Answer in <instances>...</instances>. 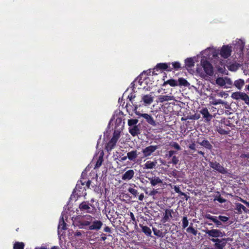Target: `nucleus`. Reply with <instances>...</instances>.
Returning <instances> with one entry per match:
<instances>
[{
    "mask_svg": "<svg viewBox=\"0 0 249 249\" xmlns=\"http://www.w3.org/2000/svg\"><path fill=\"white\" fill-rule=\"evenodd\" d=\"M24 244L23 242H16L13 247V249H24Z\"/></svg>",
    "mask_w": 249,
    "mask_h": 249,
    "instance_id": "obj_41",
    "label": "nucleus"
},
{
    "mask_svg": "<svg viewBox=\"0 0 249 249\" xmlns=\"http://www.w3.org/2000/svg\"><path fill=\"white\" fill-rule=\"evenodd\" d=\"M158 147L157 145H150L146 147L145 148L142 149V152L143 154V158L148 157L151 155L154 152Z\"/></svg>",
    "mask_w": 249,
    "mask_h": 249,
    "instance_id": "obj_10",
    "label": "nucleus"
},
{
    "mask_svg": "<svg viewBox=\"0 0 249 249\" xmlns=\"http://www.w3.org/2000/svg\"><path fill=\"white\" fill-rule=\"evenodd\" d=\"M174 190L176 193H178L180 195H184V193H183L180 191L179 186H174Z\"/></svg>",
    "mask_w": 249,
    "mask_h": 249,
    "instance_id": "obj_52",
    "label": "nucleus"
},
{
    "mask_svg": "<svg viewBox=\"0 0 249 249\" xmlns=\"http://www.w3.org/2000/svg\"><path fill=\"white\" fill-rule=\"evenodd\" d=\"M135 98V95L131 92L128 96V98L129 99V101L131 102V103H133L132 100Z\"/></svg>",
    "mask_w": 249,
    "mask_h": 249,
    "instance_id": "obj_54",
    "label": "nucleus"
},
{
    "mask_svg": "<svg viewBox=\"0 0 249 249\" xmlns=\"http://www.w3.org/2000/svg\"><path fill=\"white\" fill-rule=\"evenodd\" d=\"M178 86L187 87L189 85V82L184 78H179L178 79Z\"/></svg>",
    "mask_w": 249,
    "mask_h": 249,
    "instance_id": "obj_33",
    "label": "nucleus"
},
{
    "mask_svg": "<svg viewBox=\"0 0 249 249\" xmlns=\"http://www.w3.org/2000/svg\"><path fill=\"white\" fill-rule=\"evenodd\" d=\"M119 125L123 126L122 124V120L121 118H117L115 121V127H118Z\"/></svg>",
    "mask_w": 249,
    "mask_h": 249,
    "instance_id": "obj_51",
    "label": "nucleus"
},
{
    "mask_svg": "<svg viewBox=\"0 0 249 249\" xmlns=\"http://www.w3.org/2000/svg\"><path fill=\"white\" fill-rule=\"evenodd\" d=\"M157 164V162L156 160L154 161L148 160L143 165V168L144 169H152L156 167Z\"/></svg>",
    "mask_w": 249,
    "mask_h": 249,
    "instance_id": "obj_22",
    "label": "nucleus"
},
{
    "mask_svg": "<svg viewBox=\"0 0 249 249\" xmlns=\"http://www.w3.org/2000/svg\"><path fill=\"white\" fill-rule=\"evenodd\" d=\"M239 200L240 201H241L242 202H243L244 204H246L247 206H248L249 205V202L247 201L246 200L243 199L241 197H239Z\"/></svg>",
    "mask_w": 249,
    "mask_h": 249,
    "instance_id": "obj_60",
    "label": "nucleus"
},
{
    "mask_svg": "<svg viewBox=\"0 0 249 249\" xmlns=\"http://www.w3.org/2000/svg\"><path fill=\"white\" fill-rule=\"evenodd\" d=\"M185 64L188 68H192L195 65V62L192 58H187L185 60Z\"/></svg>",
    "mask_w": 249,
    "mask_h": 249,
    "instance_id": "obj_34",
    "label": "nucleus"
},
{
    "mask_svg": "<svg viewBox=\"0 0 249 249\" xmlns=\"http://www.w3.org/2000/svg\"><path fill=\"white\" fill-rule=\"evenodd\" d=\"M119 161H122L125 160L127 158V155L126 156H124L123 155H119Z\"/></svg>",
    "mask_w": 249,
    "mask_h": 249,
    "instance_id": "obj_56",
    "label": "nucleus"
},
{
    "mask_svg": "<svg viewBox=\"0 0 249 249\" xmlns=\"http://www.w3.org/2000/svg\"><path fill=\"white\" fill-rule=\"evenodd\" d=\"M170 63H158L154 68L153 69L152 71V75L157 74L155 73L156 71L158 70L160 71H171L173 70V68L170 67Z\"/></svg>",
    "mask_w": 249,
    "mask_h": 249,
    "instance_id": "obj_6",
    "label": "nucleus"
},
{
    "mask_svg": "<svg viewBox=\"0 0 249 249\" xmlns=\"http://www.w3.org/2000/svg\"><path fill=\"white\" fill-rule=\"evenodd\" d=\"M231 97L235 100H242L245 102L249 101V96L246 93L242 92H235L231 95Z\"/></svg>",
    "mask_w": 249,
    "mask_h": 249,
    "instance_id": "obj_13",
    "label": "nucleus"
},
{
    "mask_svg": "<svg viewBox=\"0 0 249 249\" xmlns=\"http://www.w3.org/2000/svg\"><path fill=\"white\" fill-rule=\"evenodd\" d=\"M205 73L209 76H212L213 74V69L212 65L206 58H202L200 61Z\"/></svg>",
    "mask_w": 249,
    "mask_h": 249,
    "instance_id": "obj_3",
    "label": "nucleus"
},
{
    "mask_svg": "<svg viewBox=\"0 0 249 249\" xmlns=\"http://www.w3.org/2000/svg\"><path fill=\"white\" fill-rule=\"evenodd\" d=\"M199 143L203 147L209 150H211L213 148L212 145L206 140H203L201 142H199Z\"/></svg>",
    "mask_w": 249,
    "mask_h": 249,
    "instance_id": "obj_31",
    "label": "nucleus"
},
{
    "mask_svg": "<svg viewBox=\"0 0 249 249\" xmlns=\"http://www.w3.org/2000/svg\"><path fill=\"white\" fill-rule=\"evenodd\" d=\"M103 224V222L100 220H92L90 226L88 227V229L89 230L98 231L101 228Z\"/></svg>",
    "mask_w": 249,
    "mask_h": 249,
    "instance_id": "obj_17",
    "label": "nucleus"
},
{
    "mask_svg": "<svg viewBox=\"0 0 249 249\" xmlns=\"http://www.w3.org/2000/svg\"><path fill=\"white\" fill-rule=\"evenodd\" d=\"M138 119H129L128 120V125L129 126H132L134 125H137V123H138Z\"/></svg>",
    "mask_w": 249,
    "mask_h": 249,
    "instance_id": "obj_43",
    "label": "nucleus"
},
{
    "mask_svg": "<svg viewBox=\"0 0 249 249\" xmlns=\"http://www.w3.org/2000/svg\"><path fill=\"white\" fill-rule=\"evenodd\" d=\"M140 153L136 150H132L127 153V158L130 161H136V159Z\"/></svg>",
    "mask_w": 249,
    "mask_h": 249,
    "instance_id": "obj_20",
    "label": "nucleus"
},
{
    "mask_svg": "<svg viewBox=\"0 0 249 249\" xmlns=\"http://www.w3.org/2000/svg\"><path fill=\"white\" fill-rule=\"evenodd\" d=\"M142 100L146 105H150L153 101V97L151 95H144L142 97Z\"/></svg>",
    "mask_w": 249,
    "mask_h": 249,
    "instance_id": "obj_26",
    "label": "nucleus"
},
{
    "mask_svg": "<svg viewBox=\"0 0 249 249\" xmlns=\"http://www.w3.org/2000/svg\"><path fill=\"white\" fill-rule=\"evenodd\" d=\"M74 235L75 236H81L82 234L80 231H77L74 233Z\"/></svg>",
    "mask_w": 249,
    "mask_h": 249,
    "instance_id": "obj_61",
    "label": "nucleus"
},
{
    "mask_svg": "<svg viewBox=\"0 0 249 249\" xmlns=\"http://www.w3.org/2000/svg\"><path fill=\"white\" fill-rule=\"evenodd\" d=\"M173 100H174V97L173 96L160 95L158 97V102L162 103L165 101H171Z\"/></svg>",
    "mask_w": 249,
    "mask_h": 249,
    "instance_id": "obj_25",
    "label": "nucleus"
},
{
    "mask_svg": "<svg viewBox=\"0 0 249 249\" xmlns=\"http://www.w3.org/2000/svg\"><path fill=\"white\" fill-rule=\"evenodd\" d=\"M244 49V44L242 42H238L233 44V51L237 55L239 58L243 57Z\"/></svg>",
    "mask_w": 249,
    "mask_h": 249,
    "instance_id": "obj_9",
    "label": "nucleus"
},
{
    "mask_svg": "<svg viewBox=\"0 0 249 249\" xmlns=\"http://www.w3.org/2000/svg\"><path fill=\"white\" fill-rule=\"evenodd\" d=\"M197 153H198L199 154H200V155H202L203 157H204V155H205L204 152H202V151H197Z\"/></svg>",
    "mask_w": 249,
    "mask_h": 249,
    "instance_id": "obj_64",
    "label": "nucleus"
},
{
    "mask_svg": "<svg viewBox=\"0 0 249 249\" xmlns=\"http://www.w3.org/2000/svg\"><path fill=\"white\" fill-rule=\"evenodd\" d=\"M244 84L245 82L244 80L241 79H239L237 80H235L234 82V85L239 89H241Z\"/></svg>",
    "mask_w": 249,
    "mask_h": 249,
    "instance_id": "obj_32",
    "label": "nucleus"
},
{
    "mask_svg": "<svg viewBox=\"0 0 249 249\" xmlns=\"http://www.w3.org/2000/svg\"><path fill=\"white\" fill-rule=\"evenodd\" d=\"M186 231L188 233H191L194 236H196L197 234V230L193 227V224L191 223L189 227L186 229Z\"/></svg>",
    "mask_w": 249,
    "mask_h": 249,
    "instance_id": "obj_29",
    "label": "nucleus"
},
{
    "mask_svg": "<svg viewBox=\"0 0 249 249\" xmlns=\"http://www.w3.org/2000/svg\"><path fill=\"white\" fill-rule=\"evenodd\" d=\"M78 183H80L81 185L85 186L87 188H89L91 184V181L89 179H87V178L81 176L80 180L77 181Z\"/></svg>",
    "mask_w": 249,
    "mask_h": 249,
    "instance_id": "obj_24",
    "label": "nucleus"
},
{
    "mask_svg": "<svg viewBox=\"0 0 249 249\" xmlns=\"http://www.w3.org/2000/svg\"><path fill=\"white\" fill-rule=\"evenodd\" d=\"M182 221V229L184 230L187 228L189 225V221L187 219V216H183L181 220Z\"/></svg>",
    "mask_w": 249,
    "mask_h": 249,
    "instance_id": "obj_35",
    "label": "nucleus"
},
{
    "mask_svg": "<svg viewBox=\"0 0 249 249\" xmlns=\"http://www.w3.org/2000/svg\"><path fill=\"white\" fill-rule=\"evenodd\" d=\"M153 231L154 235L158 237H163L164 236L163 232L156 228H153Z\"/></svg>",
    "mask_w": 249,
    "mask_h": 249,
    "instance_id": "obj_39",
    "label": "nucleus"
},
{
    "mask_svg": "<svg viewBox=\"0 0 249 249\" xmlns=\"http://www.w3.org/2000/svg\"><path fill=\"white\" fill-rule=\"evenodd\" d=\"M174 213V212L172 209H165V212L163 213V216L161 219L162 222L164 223L170 221V220L173 218L172 214Z\"/></svg>",
    "mask_w": 249,
    "mask_h": 249,
    "instance_id": "obj_16",
    "label": "nucleus"
},
{
    "mask_svg": "<svg viewBox=\"0 0 249 249\" xmlns=\"http://www.w3.org/2000/svg\"><path fill=\"white\" fill-rule=\"evenodd\" d=\"M90 206H91V205L90 204L88 201H83L79 204V209L81 211L84 212L92 213L94 207L91 208Z\"/></svg>",
    "mask_w": 249,
    "mask_h": 249,
    "instance_id": "obj_11",
    "label": "nucleus"
},
{
    "mask_svg": "<svg viewBox=\"0 0 249 249\" xmlns=\"http://www.w3.org/2000/svg\"><path fill=\"white\" fill-rule=\"evenodd\" d=\"M221 124H223L225 125L229 126L230 127H231L232 125V124L230 123L229 120H226L225 119L221 120Z\"/></svg>",
    "mask_w": 249,
    "mask_h": 249,
    "instance_id": "obj_53",
    "label": "nucleus"
},
{
    "mask_svg": "<svg viewBox=\"0 0 249 249\" xmlns=\"http://www.w3.org/2000/svg\"><path fill=\"white\" fill-rule=\"evenodd\" d=\"M130 216H131V218L132 220L133 221H135V216L132 213H130Z\"/></svg>",
    "mask_w": 249,
    "mask_h": 249,
    "instance_id": "obj_63",
    "label": "nucleus"
},
{
    "mask_svg": "<svg viewBox=\"0 0 249 249\" xmlns=\"http://www.w3.org/2000/svg\"><path fill=\"white\" fill-rule=\"evenodd\" d=\"M240 157L241 158H247L249 159L248 161H249V154H242L241 155Z\"/></svg>",
    "mask_w": 249,
    "mask_h": 249,
    "instance_id": "obj_59",
    "label": "nucleus"
},
{
    "mask_svg": "<svg viewBox=\"0 0 249 249\" xmlns=\"http://www.w3.org/2000/svg\"><path fill=\"white\" fill-rule=\"evenodd\" d=\"M66 223L65 222L63 217H62L61 219H60L59 224H58V229H61L63 230H65L67 229L66 228Z\"/></svg>",
    "mask_w": 249,
    "mask_h": 249,
    "instance_id": "obj_36",
    "label": "nucleus"
},
{
    "mask_svg": "<svg viewBox=\"0 0 249 249\" xmlns=\"http://www.w3.org/2000/svg\"><path fill=\"white\" fill-rule=\"evenodd\" d=\"M235 205V210H236L238 213H241L243 212L247 213L249 211L243 205L239 203H236Z\"/></svg>",
    "mask_w": 249,
    "mask_h": 249,
    "instance_id": "obj_23",
    "label": "nucleus"
},
{
    "mask_svg": "<svg viewBox=\"0 0 249 249\" xmlns=\"http://www.w3.org/2000/svg\"><path fill=\"white\" fill-rule=\"evenodd\" d=\"M177 152L174 150H170L167 151V153L165 155V156L167 158L169 159L170 158L173 157V155L176 154Z\"/></svg>",
    "mask_w": 249,
    "mask_h": 249,
    "instance_id": "obj_46",
    "label": "nucleus"
},
{
    "mask_svg": "<svg viewBox=\"0 0 249 249\" xmlns=\"http://www.w3.org/2000/svg\"><path fill=\"white\" fill-rule=\"evenodd\" d=\"M205 233L209 237L210 240L213 244V249H224L228 241L229 238H223L226 235L224 231L218 229L206 230Z\"/></svg>",
    "mask_w": 249,
    "mask_h": 249,
    "instance_id": "obj_1",
    "label": "nucleus"
},
{
    "mask_svg": "<svg viewBox=\"0 0 249 249\" xmlns=\"http://www.w3.org/2000/svg\"><path fill=\"white\" fill-rule=\"evenodd\" d=\"M240 67V65L238 63H232L229 65V70L231 71H236Z\"/></svg>",
    "mask_w": 249,
    "mask_h": 249,
    "instance_id": "obj_40",
    "label": "nucleus"
},
{
    "mask_svg": "<svg viewBox=\"0 0 249 249\" xmlns=\"http://www.w3.org/2000/svg\"><path fill=\"white\" fill-rule=\"evenodd\" d=\"M216 83L220 86H223L226 84V81L223 77H218L216 80Z\"/></svg>",
    "mask_w": 249,
    "mask_h": 249,
    "instance_id": "obj_42",
    "label": "nucleus"
},
{
    "mask_svg": "<svg viewBox=\"0 0 249 249\" xmlns=\"http://www.w3.org/2000/svg\"><path fill=\"white\" fill-rule=\"evenodd\" d=\"M200 113L202 115L203 118L207 121H210L212 118V115H211L207 108H202L200 111Z\"/></svg>",
    "mask_w": 249,
    "mask_h": 249,
    "instance_id": "obj_21",
    "label": "nucleus"
},
{
    "mask_svg": "<svg viewBox=\"0 0 249 249\" xmlns=\"http://www.w3.org/2000/svg\"><path fill=\"white\" fill-rule=\"evenodd\" d=\"M167 84H169L171 87H176L178 86V82L176 80L171 79L164 82L162 85V86H165Z\"/></svg>",
    "mask_w": 249,
    "mask_h": 249,
    "instance_id": "obj_28",
    "label": "nucleus"
},
{
    "mask_svg": "<svg viewBox=\"0 0 249 249\" xmlns=\"http://www.w3.org/2000/svg\"><path fill=\"white\" fill-rule=\"evenodd\" d=\"M103 161H104L103 154L102 153V154L100 155V156L98 158V159L97 160V161L96 162V163L95 164V168L100 167L101 166V165H102Z\"/></svg>",
    "mask_w": 249,
    "mask_h": 249,
    "instance_id": "obj_38",
    "label": "nucleus"
},
{
    "mask_svg": "<svg viewBox=\"0 0 249 249\" xmlns=\"http://www.w3.org/2000/svg\"><path fill=\"white\" fill-rule=\"evenodd\" d=\"M134 171L132 169H129L123 175L122 179L123 180H129L134 177Z\"/></svg>",
    "mask_w": 249,
    "mask_h": 249,
    "instance_id": "obj_19",
    "label": "nucleus"
},
{
    "mask_svg": "<svg viewBox=\"0 0 249 249\" xmlns=\"http://www.w3.org/2000/svg\"><path fill=\"white\" fill-rule=\"evenodd\" d=\"M135 113L136 115H138L139 117H142L145 119L146 122L148 123L149 124L152 126H156V123L154 120L153 118L150 115L147 113H141L138 111H135Z\"/></svg>",
    "mask_w": 249,
    "mask_h": 249,
    "instance_id": "obj_12",
    "label": "nucleus"
},
{
    "mask_svg": "<svg viewBox=\"0 0 249 249\" xmlns=\"http://www.w3.org/2000/svg\"><path fill=\"white\" fill-rule=\"evenodd\" d=\"M222 126H219L217 128V132L221 135H227L229 134L230 132V130L228 129V130H226L222 128Z\"/></svg>",
    "mask_w": 249,
    "mask_h": 249,
    "instance_id": "obj_37",
    "label": "nucleus"
},
{
    "mask_svg": "<svg viewBox=\"0 0 249 249\" xmlns=\"http://www.w3.org/2000/svg\"><path fill=\"white\" fill-rule=\"evenodd\" d=\"M209 165L212 168L216 170L219 173L226 174L228 173L227 169L223 166L221 165L219 162L212 161L210 162Z\"/></svg>",
    "mask_w": 249,
    "mask_h": 249,
    "instance_id": "obj_8",
    "label": "nucleus"
},
{
    "mask_svg": "<svg viewBox=\"0 0 249 249\" xmlns=\"http://www.w3.org/2000/svg\"><path fill=\"white\" fill-rule=\"evenodd\" d=\"M131 88H132V90L133 91H134V89H135V84H134V82H133L131 83Z\"/></svg>",
    "mask_w": 249,
    "mask_h": 249,
    "instance_id": "obj_62",
    "label": "nucleus"
},
{
    "mask_svg": "<svg viewBox=\"0 0 249 249\" xmlns=\"http://www.w3.org/2000/svg\"><path fill=\"white\" fill-rule=\"evenodd\" d=\"M87 188L86 186L81 185L80 183L77 182L71 196L78 198L81 196H86L87 195Z\"/></svg>",
    "mask_w": 249,
    "mask_h": 249,
    "instance_id": "obj_2",
    "label": "nucleus"
},
{
    "mask_svg": "<svg viewBox=\"0 0 249 249\" xmlns=\"http://www.w3.org/2000/svg\"><path fill=\"white\" fill-rule=\"evenodd\" d=\"M214 200H217L219 203H223L226 201V200L221 196L220 195H219L218 196H216V197L214 198Z\"/></svg>",
    "mask_w": 249,
    "mask_h": 249,
    "instance_id": "obj_49",
    "label": "nucleus"
},
{
    "mask_svg": "<svg viewBox=\"0 0 249 249\" xmlns=\"http://www.w3.org/2000/svg\"><path fill=\"white\" fill-rule=\"evenodd\" d=\"M140 227L142 229V231L147 236H151V229L147 226H143L141 224L139 225Z\"/></svg>",
    "mask_w": 249,
    "mask_h": 249,
    "instance_id": "obj_27",
    "label": "nucleus"
},
{
    "mask_svg": "<svg viewBox=\"0 0 249 249\" xmlns=\"http://www.w3.org/2000/svg\"><path fill=\"white\" fill-rule=\"evenodd\" d=\"M218 217L221 222H226L228 221L229 219V218L226 216L219 215L218 216Z\"/></svg>",
    "mask_w": 249,
    "mask_h": 249,
    "instance_id": "obj_50",
    "label": "nucleus"
},
{
    "mask_svg": "<svg viewBox=\"0 0 249 249\" xmlns=\"http://www.w3.org/2000/svg\"><path fill=\"white\" fill-rule=\"evenodd\" d=\"M171 64H172L173 66V67H171L173 68V70L174 69L175 70H178L179 68H181V65L179 62H174L171 63Z\"/></svg>",
    "mask_w": 249,
    "mask_h": 249,
    "instance_id": "obj_44",
    "label": "nucleus"
},
{
    "mask_svg": "<svg viewBox=\"0 0 249 249\" xmlns=\"http://www.w3.org/2000/svg\"><path fill=\"white\" fill-rule=\"evenodd\" d=\"M104 231L105 232H108V233H111V229L108 227V226H106L104 228Z\"/></svg>",
    "mask_w": 249,
    "mask_h": 249,
    "instance_id": "obj_58",
    "label": "nucleus"
},
{
    "mask_svg": "<svg viewBox=\"0 0 249 249\" xmlns=\"http://www.w3.org/2000/svg\"><path fill=\"white\" fill-rule=\"evenodd\" d=\"M204 218L209 219L213 222L215 224V226L216 228H222L223 227V224L217 216H213L210 214L206 213L204 215Z\"/></svg>",
    "mask_w": 249,
    "mask_h": 249,
    "instance_id": "obj_15",
    "label": "nucleus"
},
{
    "mask_svg": "<svg viewBox=\"0 0 249 249\" xmlns=\"http://www.w3.org/2000/svg\"><path fill=\"white\" fill-rule=\"evenodd\" d=\"M188 147L191 149V150H196V144L195 143V142H193L192 143H191V144H190L189 146H188Z\"/></svg>",
    "mask_w": 249,
    "mask_h": 249,
    "instance_id": "obj_57",
    "label": "nucleus"
},
{
    "mask_svg": "<svg viewBox=\"0 0 249 249\" xmlns=\"http://www.w3.org/2000/svg\"><path fill=\"white\" fill-rule=\"evenodd\" d=\"M128 131L133 137L138 136L141 133L140 124L129 126Z\"/></svg>",
    "mask_w": 249,
    "mask_h": 249,
    "instance_id": "obj_18",
    "label": "nucleus"
},
{
    "mask_svg": "<svg viewBox=\"0 0 249 249\" xmlns=\"http://www.w3.org/2000/svg\"><path fill=\"white\" fill-rule=\"evenodd\" d=\"M211 104L213 105H220V104H223L224 102L220 99H214L212 102Z\"/></svg>",
    "mask_w": 249,
    "mask_h": 249,
    "instance_id": "obj_47",
    "label": "nucleus"
},
{
    "mask_svg": "<svg viewBox=\"0 0 249 249\" xmlns=\"http://www.w3.org/2000/svg\"><path fill=\"white\" fill-rule=\"evenodd\" d=\"M170 145L177 150H181V147L177 142H171L170 143Z\"/></svg>",
    "mask_w": 249,
    "mask_h": 249,
    "instance_id": "obj_45",
    "label": "nucleus"
},
{
    "mask_svg": "<svg viewBox=\"0 0 249 249\" xmlns=\"http://www.w3.org/2000/svg\"><path fill=\"white\" fill-rule=\"evenodd\" d=\"M150 183L152 186H155L156 185L161 183L162 180L159 177H154L152 178H149Z\"/></svg>",
    "mask_w": 249,
    "mask_h": 249,
    "instance_id": "obj_30",
    "label": "nucleus"
},
{
    "mask_svg": "<svg viewBox=\"0 0 249 249\" xmlns=\"http://www.w3.org/2000/svg\"><path fill=\"white\" fill-rule=\"evenodd\" d=\"M231 47L229 45H224L220 52V55L224 58H228L231 54Z\"/></svg>",
    "mask_w": 249,
    "mask_h": 249,
    "instance_id": "obj_14",
    "label": "nucleus"
},
{
    "mask_svg": "<svg viewBox=\"0 0 249 249\" xmlns=\"http://www.w3.org/2000/svg\"><path fill=\"white\" fill-rule=\"evenodd\" d=\"M179 161L178 157L176 156H174L172 157V161H169L168 163H173L174 165H176L178 163Z\"/></svg>",
    "mask_w": 249,
    "mask_h": 249,
    "instance_id": "obj_48",
    "label": "nucleus"
},
{
    "mask_svg": "<svg viewBox=\"0 0 249 249\" xmlns=\"http://www.w3.org/2000/svg\"><path fill=\"white\" fill-rule=\"evenodd\" d=\"M107 239V235L106 234L102 233L101 234L100 241H105Z\"/></svg>",
    "mask_w": 249,
    "mask_h": 249,
    "instance_id": "obj_55",
    "label": "nucleus"
},
{
    "mask_svg": "<svg viewBox=\"0 0 249 249\" xmlns=\"http://www.w3.org/2000/svg\"><path fill=\"white\" fill-rule=\"evenodd\" d=\"M130 186H133V187H129L127 190L128 192L134 198H137L138 197L140 201H142L144 197L143 193H141L139 195L137 189L138 187L135 184H130Z\"/></svg>",
    "mask_w": 249,
    "mask_h": 249,
    "instance_id": "obj_7",
    "label": "nucleus"
},
{
    "mask_svg": "<svg viewBox=\"0 0 249 249\" xmlns=\"http://www.w3.org/2000/svg\"><path fill=\"white\" fill-rule=\"evenodd\" d=\"M85 219H81L80 220L77 222V226L80 229H87V227H88L90 226V224L92 220L94 219V217L89 215H87L85 216Z\"/></svg>",
    "mask_w": 249,
    "mask_h": 249,
    "instance_id": "obj_5",
    "label": "nucleus"
},
{
    "mask_svg": "<svg viewBox=\"0 0 249 249\" xmlns=\"http://www.w3.org/2000/svg\"><path fill=\"white\" fill-rule=\"evenodd\" d=\"M120 138V133L115 131L113 134V137L111 140L107 143L105 149L109 152L111 151L116 145V144Z\"/></svg>",
    "mask_w": 249,
    "mask_h": 249,
    "instance_id": "obj_4",
    "label": "nucleus"
}]
</instances>
